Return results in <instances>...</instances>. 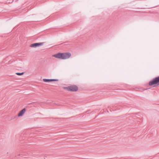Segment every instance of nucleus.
Wrapping results in <instances>:
<instances>
[{
	"instance_id": "obj_1",
	"label": "nucleus",
	"mask_w": 159,
	"mask_h": 159,
	"mask_svg": "<svg viewBox=\"0 0 159 159\" xmlns=\"http://www.w3.org/2000/svg\"><path fill=\"white\" fill-rule=\"evenodd\" d=\"M71 56L70 52H58L52 55V57L61 59H66L69 58Z\"/></svg>"
},
{
	"instance_id": "obj_2",
	"label": "nucleus",
	"mask_w": 159,
	"mask_h": 159,
	"mask_svg": "<svg viewBox=\"0 0 159 159\" xmlns=\"http://www.w3.org/2000/svg\"><path fill=\"white\" fill-rule=\"evenodd\" d=\"M63 88L70 92H76L78 90V87L75 85H71L66 87H64Z\"/></svg>"
},
{
	"instance_id": "obj_3",
	"label": "nucleus",
	"mask_w": 159,
	"mask_h": 159,
	"mask_svg": "<svg viewBox=\"0 0 159 159\" xmlns=\"http://www.w3.org/2000/svg\"><path fill=\"white\" fill-rule=\"evenodd\" d=\"M148 84L149 86H152L154 84L156 85L153 86V87H156L159 85V76L156 77L153 79L152 80L149 81Z\"/></svg>"
},
{
	"instance_id": "obj_4",
	"label": "nucleus",
	"mask_w": 159,
	"mask_h": 159,
	"mask_svg": "<svg viewBox=\"0 0 159 159\" xmlns=\"http://www.w3.org/2000/svg\"><path fill=\"white\" fill-rule=\"evenodd\" d=\"M45 42L39 43H35L30 44V47L32 48H36L43 45Z\"/></svg>"
},
{
	"instance_id": "obj_5",
	"label": "nucleus",
	"mask_w": 159,
	"mask_h": 159,
	"mask_svg": "<svg viewBox=\"0 0 159 159\" xmlns=\"http://www.w3.org/2000/svg\"><path fill=\"white\" fill-rule=\"evenodd\" d=\"M43 81L45 82H49L54 81H57L58 80L57 79H43Z\"/></svg>"
},
{
	"instance_id": "obj_6",
	"label": "nucleus",
	"mask_w": 159,
	"mask_h": 159,
	"mask_svg": "<svg viewBox=\"0 0 159 159\" xmlns=\"http://www.w3.org/2000/svg\"><path fill=\"white\" fill-rule=\"evenodd\" d=\"M26 111V109L25 108H23L22 110L20 111L18 114V116L19 117L22 116Z\"/></svg>"
},
{
	"instance_id": "obj_7",
	"label": "nucleus",
	"mask_w": 159,
	"mask_h": 159,
	"mask_svg": "<svg viewBox=\"0 0 159 159\" xmlns=\"http://www.w3.org/2000/svg\"><path fill=\"white\" fill-rule=\"evenodd\" d=\"M24 72H23L22 73L17 72L16 73V74L18 75H21L24 74Z\"/></svg>"
},
{
	"instance_id": "obj_8",
	"label": "nucleus",
	"mask_w": 159,
	"mask_h": 159,
	"mask_svg": "<svg viewBox=\"0 0 159 159\" xmlns=\"http://www.w3.org/2000/svg\"><path fill=\"white\" fill-rule=\"evenodd\" d=\"M86 112H87V111H86Z\"/></svg>"
}]
</instances>
